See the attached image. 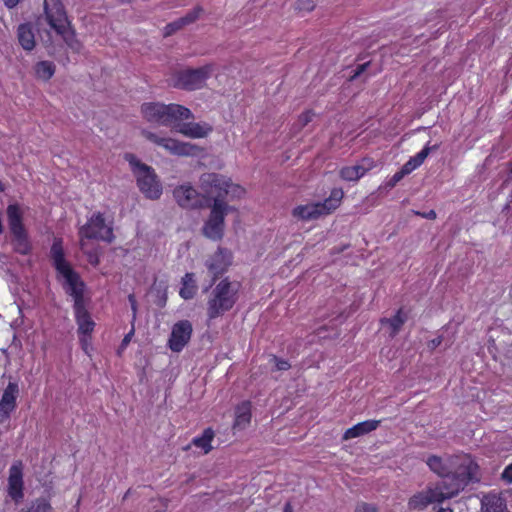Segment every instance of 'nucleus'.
<instances>
[{"instance_id":"nucleus-1","label":"nucleus","mask_w":512,"mask_h":512,"mask_svg":"<svg viewBox=\"0 0 512 512\" xmlns=\"http://www.w3.org/2000/svg\"><path fill=\"white\" fill-rule=\"evenodd\" d=\"M200 188L207 196L213 198L210 215L202 228V233L209 239L221 240L224 234L225 216L230 210L226 199L233 200L243 197L245 189L232 183L230 178L218 173L202 174Z\"/></svg>"},{"instance_id":"nucleus-2","label":"nucleus","mask_w":512,"mask_h":512,"mask_svg":"<svg viewBox=\"0 0 512 512\" xmlns=\"http://www.w3.org/2000/svg\"><path fill=\"white\" fill-rule=\"evenodd\" d=\"M50 259L57 273V279H63L62 288L73 300V307L86 304V284L80 274L73 269L65 258L63 239L55 237L50 248Z\"/></svg>"},{"instance_id":"nucleus-3","label":"nucleus","mask_w":512,"mask_h":512,"mask_svg":"<svg viewBox=\"0 0 512 512\" xmlns=\"http://www.w3.org/2000/svg\"><path fill=\"white\" fill-rule=\"evenodd\" d=\"M240 284L228 277L220 280L212 289L207 300V317L214 320L230 311L238 301Z\"/></svg>"},{"instance_id":"nucleus-4","label":"nucleus","mask_w":512,"mask_h":512,"mask_svg":"<svg viewBox=\"0 0 512 512\" xmlns=\"http://www.w3.org/2000/svg\"><path fill=\"white\" fill-rule=\"evenodd\" d=\"M143 118L150 123L172 127L179 120L193 118L191 110L180 104H163L158 102H146L141 105Z\"/></svg>"},{"instance_id":"nucleus-5","label":"nucleus","mask_w":512,"mask_h":512,"mask_svg":"<svg viewBox=\"0 0 512 512\" xmlns=\"http://www.w3.org/2000/svg\"><path fill=\"white\" fill-rule=\"evenodd\" d=\"M453 463L448 480L440 483L450 499L463 491L469 483L477 480L478 471V465L469 458L454 457Z\"/></svg>"},{"instance_id":"nucleus-6","label":"nucleus","mask_w":512,"mask_h":512,"mask_svg":"<svg viewBox=\"0 0 512 512\" xmlns=\"http://www.w3.org/2000/svg\"><path fill=\"white\" fill-rule=\"evenodd\" d=\"M125 160L130 164L139 190L146 198L156 200L162 195V186L154 169L142 163L134 154L126 153Z\"/></svg>"},{"instance_id":"nucleus-7","label":"nucleus","mask_w":512,"mask_h":512,"mask_svg":"<svg viewBox=\"0 0 512 512\" xmlns=\"http://www.w3.org/2000/svg\"><path fill=\"white\" fill-rule=\"evenodd\" d=\"M6 212L9 229L13 236L14 250L21 255L30 254L32 245L23 224V214L19 204H9Z\"/></svg>"},{"instance_id":"nucleus-8","label":"nucleus","mask_w":512,"mask_h":512,"mask_svg":"<svg viewBox=\"0 0 512 512\" xmlns=\"http://www.w3.org/2000/svg\"><path fill=\"white\" fill-rule=\"evenodd\" d=\"M142 135L150 142L164 148L170 154L177 156H198L202 149L197 145L181 142L170 137H161L156 133L143 130Z\"/></svg>"},{"instance_id":"nucleus-9","label":"nucleus","mask_w":512,"mask_h":512,"mask_svg":"<svg viewBox=\"0 0 512 512\" xmlns=\"http://www.w3.org/2000/svg\"><path fill=\"white\" fill-rule=\"evenodd\" d=\"M211 72L212 67L210 65L178 71L174 75V86L188 91L201 89L210 77Z\"/></svg>"},{"instance_id":"nucleus-10","label":"nucleus","mask_w":512,"mask_h":512,"mask_svg":"<svg viewBox=\"0 0 512 512\" xmlns=\"http://www.w3.org/2000/svg\"><path fill=\"white\" fill-rule=\"evenodd\" d=\"M79 236L83 239H100L111 243L114 240V233L111 227L106 226L103 213H94L79 229Z\"/></svg>"},{"instance_id":"nucleus-11","label":"nucleus","mask_w":512,"mask_h":512,"mask_svg":"<svg viewBox=\"0 0 512 512\" xmlns=\"http://www.w3.org/2000/svg\"><path fill=\"white\" fill-rule=\"evenodd\" d=\"M24 465L21 460L12 463L8 470L6 493L7 497L16 505L23 502L25 497Z\"/></svg>"},{"instance_id":"nucleus-12","label":"nucleus","mask_w":512,"mask_h":512,"mask_svg":"<svg viewBox=\"0 0 512 512\" xmlns=\"http://www.w3.org/2000/svg\"><path fill=\"white\" fill-rule=\"evenodd\" d=\"M173 196L177 204L184 209L202 208L213 200V198L207 196L205 192L200 194L189 183L175 187L173 190Z\"/></svg>"},{"instance_id":"nucleus-13","label":"nucleus","mask_w":512,"mask_h":512,"mask_svg":"<svg viewBox=\"0 0 512 512\" xmlns=\"http://www.w3.org/2000/svg\"><path fill=\"white\" fill-rule=\"evenodd\" d=\"M447 499L450 498L439 483L433 488L429 487L425 491L418 492L410 497L408 500V508L410 510H423L429 504L442 503Z\"/></svg>"},{"instance_id":"nucleus-14","label":"nucleus","mask_w":512,"mask_h":512,"mask_svg":"<svg viewBox=\"0 0 512 512\" xmlns=\"http://www.w3.org/2000/svg\"><path fill=\"white\" fill-rule=\"evenodd\" d=\"M43 12L45 20L52 30L61 29L70 23L63 0H44Z\"/></svg>"},{"instance_id":"nucleus-15","label":"nucleus","mask_w":512,"mask_h":512,"mask_svg":"<svg viewBox=\"0 0 512 512\" xmlns=\"http://www.w3.org/2000/svg\"><path fill=\"white\" fill-rule=\"evenodd\" d=\"M232 264V254L228 249L219 247L209 258L205 261V266L211 274V283L209 287L216 283V281L227 272L229 266Z\"/></svg>"},{"instance_id":"nucleus-16","label":"nucleus","mask_w":512,"mask_h":512,"mask_svg":"<svg viewBox=\"0 0 512 512\" xmlns=\"http://www.w3.org/2000/svg\"><path fill=\"white\" fill-rule=\"evenodd\" d=\"M193 332L192 324L189 320H180L172 326L171 334L168 339V347L172 352L179 353L189 343Z\"/></svg>"},{"instance_id":"nucleus-17","label":"nucleus","mask_w":512,"mask_h":512,"mask_svg":"<svg viewBox=\"0 0 512 512\" xmlns=\"http://www.w3.org/2000/svg\"><path fill=\"white\" fill-rule=\"evenodd\" d=\"M18 394V384L15 382H9L0 399V424L9 420L11 413L16 408Z\"/></svg>"},{"instance_id":"nucleus-18","label":"nucleus","mask_w":512,"mask_h":512,"mask_svg":"<svg viewBox=\"0 0 512 512\" xmlns=\"http://www.w3.org/2000/svg\"><path fill=\"white\" fill-rule=\"evenodd\" d=\"M179 120L174 123L172 128L180 134L190 138H204L207 137L212 131L213 127L208 123L184 122Z\"/></svg>"},{"instance_id":"nucleus-19","label":"nucleus","mask_w":512,"mask_h":512,"mask_svg":"<svg viewBox=\"0 0 512 512\" xmlns=\"http://www.w3.org/2000/svg\"><path fill=\"white\" fill-rule=\"evenodd\" d=\"M74 317L78 326V335H91L95 328L90 312L86 308V304L73 307Z\"/></svg>"},{"instance_id":"nucleus-20","label":"nucleus","mask_w":512,"mask_h":512,"mask_svg":"<svg viewBox=\"0 0 512 512\" xmlns=\"http://www.w3.org/2000/svg\"><path fill=\"white\" fill-rule=\"evenodd\" d=\"M344 197V191L342 188H333L328 198L322 202H316L321 216L329 215L333 213L341 204Z\"/></svg>"},{"instance_id":"nucleus-21","label":"nucleus","mask_w":512,"mask_h":512,"mask_svg":"<svg viewBox=\"0 0 512 512\" xmlns=\"http://www.w3.org/2000/svg\"><path fill=\"white\" fill-rule=\"evenodd\" d=\"M453 462L454 457H449L447 460H443L441 457L436 455H431L426 461L430 470L442 477L444 480H448L452 464H454Z\"/></svg>"},{"instance_id":"nucleus-22","label":"nucleus","mask_w":512,"mask_h":512,"mask_svg":"<svg viewBox=\"0 0 512 512\" xmlns=\"http://www.w3.org/2000/svg\"><path fill=\"white\" fill-rule=\"evenodd\" d=\"M381 421L380 420H366L360 423L355 424L354 426L348 428L344 434L342 439L349 440L353 438H357L363 435H366L374 430H376Z\"/></svg>"},{"instance_id":"nucleus-23","label":"nucleus","mask_w":512,"mask_h":512,"mask_svg":"<svg viewBox=\"0 0 512 512\" xmlns=\"http://www.w3.org/2000/svg\"><path fill=\"white\" fill-rule=\"evenodd\" d=\"M17 39L24 50L32 51L35 48V34L31 23H21L17 27Z\"/></svg>"},{"instance_id":"nucleus-24","label":"nucleus","mask_w":512,"mask_h":512,"mask_svg":"<svg viewBox=\"0 0 512 512\" xmlns=\"http://www.w3.org/2000/svg\"><path fill=\"white\" fill-rule=\"evenodd\" d=\"M57 35L61 36L65 44L71 49L74 53H80L83 45L78 40L76 36V31L72 27L71 22L64 25L61 29L54 30Z\"/></svg>"},{"instance_id":"nucleus-25","label":"nucleus","mask_w":512,"mask_h":512,"mask_svg":"<svg viewBox=\"0 0 512 512\" xmlns=\"http://www.w3.org/2000/svg\"><path fill=\"white\" fill-rule=\"evenodd\" d=\"M407 319V313L403 308H399L394 316L390 318H382L380 319V323L382 326L389 327V336L394 338L400 332Z\"/></svg>"},{"instance_id":"nucleus-26","label":"nucleus","mask_w":512,"mask_h":512,"mask_svg":"<svg viewBox=\"0 0 512 512\" xmlns=\"http://www.w3.org/2000/svg\"><path fill=\"white\" fill-rule=\"evenodd\" d=\"M482 512H505L506 501L497 493H488L481 500Z\"/></svg>"},{"instance_id":"nucleus-27","label":"nucleus","mask_w":512,"mask_h":512,"mask_svg":"<svg viewBox=\"0 0 512 512\" xmlns=\"http://www.w3.org/2000/svg\"><path fill=\"white\" fill-rule=\"evenodd\" d=\"M215 437L214 430L211 427L206 428L201 436L194 437L192 442L184 447V450H189L191 445L200 448L204 454H208L212 450V441Z\"/></svg>"},{"instance_id":"nucleus-28","label":"nucleus","mask_w":512,"mask_h":512,"mask_svg":"<svg viewBox=\"0 0 512 512\" xmlns=\"http://www.w3.org/2000/svg\"><path fill=\"white\" fill-rule=\"evenodd\" d=\"M293 217L303 220L310 221L316 220L321 217V212L319 211L316 203L306 204V205H298L292 210Z\"/></svg>"},{"instance_id":"nucleus-29","label":"nucleus","mask_w":512,"mask_h":512,"mask_svg":"<svg viewBox=\"0 0 512 512\" xmlns=\"http://www.w3.org/2000/svg\"><path fill=\"white\" fill-rule=\"evenodd\" d=\"M198 286L195 280V274L192 272H187L181 280V288L179 290V295L184 300H190L195 297L197 294Z\"/></svg>"},{"instance_id":"nucleus-30","label":"nucleus","mask_w":512,"mask_h":512,"mask_svg":"<svg viewBox=\"0 0 512 512\" xmlns=\"http://www.w3.org/2000/svg\"><path fill=\"white\" fill-rule=\"evenodd\" d=\"M251 421V404L248 401L242 402L236 408V416L234 421L235 428H244Z\"/></svg>"},{"instance_id":"nucleus-31","label":"nucleus","mask_w":512,"mask_h":512,"mask_svg":"<svg viewBox=\"0 0 512 512\" xmlns=\"http://www.w3.org/2000/svg\"><path fill=\"white\" fill-rule=\"evenodd\" d=\"M55 70V64L47 60L39 61L34 66L36 77L44 81L50 80L53 77Z\"/></svg>"},{"instance_id":"nucleus-32","label":"nucleus","mask_w":512,"mask_h":512,"mask_svg":"<svg viewBox=\"0 0 512 512\" xmlns=\"http://www.w3.org/2000/svg\"><path fill=\"white\" fill-rule=\"evenodd\" d=\"M21 512H53V507L48 497L41 496L32 500Z\"/></svg>"},{"instance_id":"nucleus-33","label":"nucleus","mask_w":512,"mask_h":512,"mask_svg":"<svg viewBox=\"0 0 512 512\" xmlns=\"http://www.w3.org/2000/svg\"><path fill=\"white\" fill-rule=\"evenodd\" d=\"M314 116L315 113L313 110L308 109L304 111L299 115L297 123L294 125V127H297V131H300L313 120Z\"/></svg>"},{"instance_id":"nucleus-34","label":"nucleus","mask_w":512,"mask_h":512,"mask_svg":"<svg viewBox=\"0 0 512 512\" xmlns=\"http://www.w3.org/2000/svg\"><path fill=\"white\" fill-rule=\"evenodd\" d=\"M202 12H203L202 7L197 6L193 10L188 12L185 16L179 18V20L181 21L182 25L185 27L186 25L194 23L200 17Z\"/></svg>"},{"instance_id":"nucleus-35","label":"nucleus","mask_w":512,"mask_h":512,"mask_svg":"<svg viewBox=\"0 0 512 512\" xmlns=\"http://www.w3.org/2000/svg\"><path fill=\"white\" fill-rule=\"evenodd\" d=\"M439 147H440V144L430 145V142H428L416 155H414V157L422 165L423 162L425 161V159L430 154V152L438 150Z\"/></svg>"},{"instance_id":"nucleus-36","label":"nucleus","mask_w":512,"mask_h":512,"mask_svg":"<svg viewBox=\"0 0 512 512\" xmlns=\"http://www.w3.org/2000/svg\"><path fill=\"white\" fill-rule=\"evenodd\" d=\"M353 166H346L340 169L339 176L345 181H358V175L355 172Z\"/></svg>"},{"instance_id":"nucleus-37","label":"nucleus","mask_w":512,"mask_h":512,"mask_svg":"<svg viewBox=\"0 0 512 512\" xmlns=\"http://www.w3.org/2000/svg\"><path fill=\"white\" fill-rule=\"evenodd\" d=\"M315 3L313 0H297L294 9L298 12H310L314 10Z\"/></svg>"},{"instance_id":"nucleus-38","label":"nucleus","mask_w":512,"mask_h":512,"mask_svg":"<svg viewBox=\"0 0 512 512\" xmlns=\"http://www.w3.org/2000/svg\"><path fill=\"white\" fill-rule=\"evenodd\" d=\"M184 26L182 25L181 21L179 19L173 21V22H170L168 23L165 27H164V31H163V35L165 37H168V36H171L173 35L175 32L179 31L180 29H182Z\"/></svg>"},{"instance_id":"nucleus-39","label":"nucleus","mask_w":512,"mask_h":512,"mask_svg":"<svg viewBox=\"0 0 512 512\" xmlns=\"http://www.w3.org/2000/svg\"><path fill=\"white\" fill-rule=\"evenodd\" d=\"M271 361L274 362L276 371H287L291 368V364L288 360L281 359L276 355H272Z\"/></svg>"},{"instance_id":"nucleus-40","label":"nucleus","mask_w":512,"mask_h":512,"mask_svg":"<svg viewBox=\"0 0 512 512\" xmlns=\"http://www.w3.org/2000/svg\"><path fill=\"white\" fill-rule=\"evenodd\" d=\"M368 161L369 164L367 167L363 165H354L353 168L356 170V174L358 175V180L362 178L370 169L373 168V161L370 159H363V162Z\"/></svg>"},{"instance_id":"nucleus-41","label":"nucleus","mask_w":512,"mask_h":512,"mask_svg":"<svg viewBox=\"0 0 512 512\" xmlns=\"http://www.w3.org/2000/svg\"><path fill=\"white\" fill-rule=\"evenodd\" d=\"M79 343L82 350L88 354V350L91 346V335H78Z\"/></svg>"},{"instance_id":"nucleus-42","label":"nucleus","mask_w":512,"mask_h":512,"mask_svg":"<svg viewBox=\"0 0 512 512\" xmlns=\"http://www.w3.org/2000/svg\"><path fill=\"white\" fill-rule=\"evenodd\" d=\"M355 512H377L376 506L365 502L358 503Z\"/></svg>"},{"instance_id":"nucleus-43","label":"nucleus","mask_w":512,"mask_h":512,"mask_svg":"<svg viewBox=\"0 0 512 512\" xmlns=\"http://www.w3.org/2000/svg\"><path fill=\"white\" fill-rule=\"evenodd\" d=\"M501 479L507 484H512V463L504 468Z\"/></svg>"},{"instance_id":"nucleus-44","label":"nucleus","mask_w":512,"mask_h":512,"mask_svg":"<svg viewBox=\"0 0 512 512\" xmlns=\"http://www.w3.org/2000/svg\"><path fill=\"white\" fill-rule=\"evenodd\" d=\"M405 177V175L403 173H401V171H397L387 182V186L392 188L394 186L397 185V183H399L403 178Z\"/></svg>"},{"instance_id":"nucleus-45","label":"nucleus","mask_w":512,"mask_h":512,"mask_svg":"<svg viewBox=\"0 0 512 512\" xmlns=\"http://www.w3.org/2000/svg\"><path fill=\"white\" fill-rule=\"evenodd\" d=\"M133 335H134V327H132L131 330L122 339V342H121L120 348H119V352L121 350H124L128 346V344L130 343Z\"/></svg>"},{"instance_id":"nucleus-46","label":"nucleus","mask_w":512,"mask_h":512,"mask_svg":"<svg viewBox=\"0 0 512 512\" xmlns=\"http://www.w3.org/2000/svg\"><path fill=\"white\" fill-rule=\"evenodd\" d=\"M443 341V338L442 336H438L432 340H430L428 343H427V347L430 351H434L437 347H439L441 345Z\"/></svg>"},{"instance_id":"nucleus-47","label":"nucleus","mask_w":512,"mask_h":512,"mask_svg":"<svg viewBox=\"0 0 512 512\" xmlns=\"http://www.w3.org/2000/svg\"><path fill=\"white\" fill-rule=\"evenodd\" d=\"M415 214L422 218L429 219V220H434L437 217V214H436L435 210H433V209H431L427 212L416 211Z\"/></svg>"},{"instance_id":"nucleus-48","label":"nucleus","mask_w":512,"mask_h":512,"mask_svg":"<svg viewBox=\"0 0 512 512\" xmlns=\"http://www.w3.org/2000/svg\"><path fill=\"white\" fill-rule=\"evenodd\" d=\"M128 301H129V303L131 305V309H132V312H133V320H135L136 313H137V301H136L135 295L134 294H130L128 296Z\"/></svg>"},{"instance_id":"nucleus-49","label":"nucleus","mask_w":512,"mask_h":512,"mask_svg":"<svg viewBox=\"0 0 512 512\" xmlns=\"http://www.w3.org/2000/svg\"><path fill=\"white\" fill-rule=\"evenodd\" d=\"M368 65H369V63H364V64H361V65H358L356 70L354 71V74L351 76V79H355L358 76H360L366 70Z\"/></svg>"},{"instance_id":"nucleus-50","label":"nucleus","mask_w":512,"mask_h":512,"mask_svg":"<svg viewBox=\"0 0 512 512\" xmlns=\"http://www.w3.org/2000/svg\"><path fill=\"white\" fill-rule=\"evenodd\" d=\"M414 170V167H412L408 161L400 168L401 173H403L405 176L412 173Z\"/></svg>"},{"instance_id":"nucleus-51","label":"nucleus","mask_w":512,"mask_h":512,"mask_svg":"<svg viewBox=\"0 0 512 512\" xmlns=\"http://www.w3.org/2000/svg\"><path fill=\"white\" fill-rule=\"evenodd\" d=\"M3 2L8 9H13L21 2V0H3Z\"/></svg>"},{"instance_id":"nucleus-52","label":"nucleus","mask_w":512,"mask_h":512,"mask_svg":"<svg viewBox=\"0 0 512 512\" xmlns=\"http://www.w3.org/2000/svg\"><path fill=\"white\" fill-rule=\"evenodd\" d=\"M408 162H410V164L412 165V167H414V169L416 170L418 167L421 166L420 162L417 161V159L413 156L411 157Z\"/></svg>"},{"instance_id":"nucleus-53","label":"nucleus","mask_w":512,"mask_h":512,"mask_svg":"<svg viewBox=\"0 0 512 512\" xmlns=\"http://www.w3.org/2000/svg\"><path fill=\"white\" fill-rule=\"evenodd\" d=\"M283 512H293V507L290 502L284 505Z\"/></svg>"},{"instance_id":"nucleus-54","label":"nucleus","mask_w":512,"mask_h":512,"mask_svg":"<svg viewBox=\"0 0 512 512\" xmlns=\"http://www.w3.org/2000/svg\"><path fill=\"white\" fill-rule=\"evenodd\" d=\"M436 512H453L451 508H439Z\"/></svg>"},{"instance_id":"nucleus-55","label":"nucleus","mask_w":512,"mask_h":512,"mask_svg":"<svg viewBox=\"0 0 512 512\" xmlns=\"http://www.w3.org/2000/svg\"><path fill=\"white\" fill-rule=\"evenodd\" d=\"M128 493H130V490H127V492H126V494H125L124 498H126V497H127Z\"/></svg>"},{"instance_id":"nucleus-56","label":"nucleus","mask_w":512,"mask_h":512,"mask_svg":"<svg viewBox=\"0 0 512 512\" xmlns=\"http://www.w3.org/2000/svg\"><path fill=\"white\" fill-rule=\"evenodd\" d=\"M85 300H86V304H87V303H88V301H90V298H87V299L85 298Z\"/></svg>"}]
</instances>
